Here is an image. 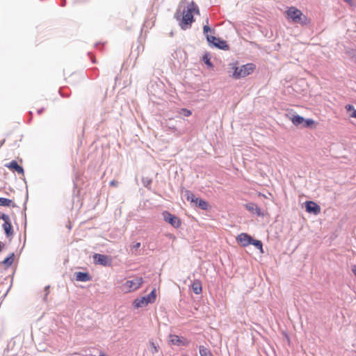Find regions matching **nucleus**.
<instances>
[{"label": "nucleus", "mask_w": 356, "mask_h": 356, "mask_svg": "<svg viewBox=\"0 0 356 356\" xmlns=\"http://www.w3.org/2000/svg\"><path fill=\"white\" fill-rule=\"evenodd\" d=\"M181 17L180 10H177L175 14V18L179 21V24L181 29L186 30L191 27V24L194 22V17L191 12L184 10Z\"/></svg>", "instance_id": "f257e3e1"}, {"label": "nucleus", "mask_w": 356, "mask_h": 356, "mask_svg": "<svg viewBox=\"0 0 356 356\" xmlns=\"http://www.w3.org/2000/svg\"><path fill=\"white\" fill-rule=\"evenodd\" d=\"M234 72L232 74V77L236 79H238L242 77H245L252 72H253L255 69V65L253 63H247L245 65H242L241 67H234Z\"/></svg>", "instance_id": "f03ea898"}, {"label": "nucleus", "mask_w": 356, "mask_h": 356, "mask_svg": "<svg viewBox=\"0 0 356 356\" xmlns=\"http://www.w3.org/2000/svg\"><path fill=\"white\" fill-rule=\"evenodd\" d=\"M156 298V289H154L147 296H143L140 298H136L134 301L133 305L136 308L143 307L147 305L149 303L154 302Z\"/></svg>", "instance_id": "7ed1b4c3"}, {"label": "nucleus", "mask_w": 356, "mask_h": 356, "mask_svg": "<svg viewBox=\"0 0 356 356\" xmlns=\"http://www.w3.org/2000/svg\"><path fill=\"white\" fill-rule=\"evenodd\" d=\"M207 42L211 47H215L225 51L229 49V46L225 40H223L220 38H216V36L207 37Z\"/></svg>", "instance_id": "20e7f679"}, {"label": "nucleus", "mask_w": 356, "mask_h": 356, "mask_svg": "<svg viewBox=\"0 0 356 356\" xmlns=\"http://www.w3.org/2000/svg\"><path fill=\"white\" fill-rule=\"evenodd\" d=\"M163 220L170 224L173 227L178 228L181 226V221L177 216L172 214L168 211H164L162 213Z\"/></svg>", "instance_id": "39448f33"}, {"label": "nucleus", "mask_w": 356, "mask_h": 356, "mask_svg": "<svg viewBox=\"0 0 356 356\" xmlns=\"http://www.w3.org/2000/svg\"><path fill=\"white\" fill-rule=\"evenodd\" d=\"M93 261L95 264L103 266H110L112 264L111 259L108 255L99 253H95L93 255Z\"/></svg>", "instance_id": "423d86ee"}, {"label": "nucleus", "mask_w": 356, "mask_h": 356, "mask_svg": "<svg viewBox=\"0 0 356 356\" xmlns=\"http://www.w3.org/2000/svg\"><path fill=\"white\" fill-rule=\"evenodd\" d=\"M286 17L291 19L293 22L297 23L300 19L302 11L293 6L289 7L286 11Z\"/></svg>", "instance_id": "0eeeda50"}, {"label": "nucleus", "mask_w": 356, "mask_h": 356, "mask_svg": "<svg viewBox=\"0 0 356 356\" xmlns=\"http://www.w3.org/2000/svg\"><path fill=\"white\" fill-rule=\"evenodd\" d=\"M143 282L141 277H136L133 280H127L124 283V286L127 289V291L130 292L138 289Z\"/></svg>", "instance_id": "6e6552de"}, {"label": "nucleus", "mask_w": 356, "mask_h": 356, "mask_svg": "<svg viewBox=\"0 0 356 356\" xmlns=\"http://www.w3.org/2000/svg\"><path fill=\"white\" fill-rule=\"evenodd\" d=\"M305 209L307 213L314 215H317L321 212L320 206L313 201L305 202Z\"/></svg>", "instance_id": "1a4fd4ad"}, {"label": "nucleus", "mask_w": 356, "mask_h": 356, "mask_svg": "<svg viewBox=\"0 0 356 356\" xmlns=\"http://www.w3.org/2000/svg\"><path fill=\"white\" fill-rule=\"evenodd\" d=\"M252 237L247 233H241L238 235L236 239L243 247H246L252 243Z\"/></svg>", "instance_id": "9d476101"}, {"label": "nucleus", "mask_w": 356, "mask_h": 356, "mask_svg": "<svg viewBox=\"0 0 356 356\" xmlns=\"http://www.w3.org/2000/svg\"><path fill=\"white\" fill-rule=\"evenodd\" d=\"M170 343L172 345H175L177 346H186L188 344V342L187 341H183L180 339V337L175 334H170Z\"/></svg>", "instance_id": "9b49d317"}, {"label": "nucleus", "mask_w": 356, "mask_h": 356, "mask_svg": "<svg viewBox=\"0 0 356 356\" xmlns=\"http://www.w3.org/2000/svg\"><path fill=\"white\" fill-rule=\"evenodd\" d=\"M245 207L253 214H256L257 216H263V213L261 211L260 208L257 206V204L254 202H248L245 204Z\"/></svg>", "instance_id": "f8f14e48"}, {"label": "nucleus", "mask_w": 356, "mask_h": 356, "mask_svg": "<svg viewBox=\"0 0 356 356\" xmlns=\"http://www.w3.org/2000/svg\"><path fill=\"white\" fill-rule=\"evenodd\" d=\"M5 166L16 171L18 174L23 175L24 173L23 167L19 165L15 160H13L9 163L6 164Z\"/></svg>", "instance_id": "ddd939ff"}, {"label": "nucleus", "mask_w": 356, "mask_h": 356, "mask_svg": "<svg viewBox=\"0 0 356 356\" xmlns=\"http://www.w3.org/2000/svg\"><path fill=\"white\" fill-rule=\"evenodd\" d=\"M2 227L4 230L6 238L10 241L14 235L13 227L11 222L8 223H3Z\"/></svg>", "instance_id": "4468645a"}, {"label": "nucleus", "mask_w": 356, "mask_h": 356, "mask_svg": "<svg viewBox=\"0 0 356 356\" xmlns=\"http://www.w3.org/2000/svg\"><path fill=\"white\" fill-rule=\"evenodd\" d=\"M75 275L76 280L79 282H88L92 280V276L88 272H77Z\"/></svg>", "instance_id": "2eb2a0df"}, {"label": "nucleus", "mask_w": 356, "mask_h": 356, "mask_svg": "<svg viewBox=\"0 0 356 356\" xmlns=\"http://www.w3.org/2000/svg\"><path fill=\"white\" fill-rule=\"evenodd\" d=\"M14 259H15V253L14 252H11V253L9 254V255L7 257H6L1 262V264L4 265L6 267H10L13 264Z\"/></svg>", "instance_id": "dca6fc26"}, {"label": "nucleus", "mask_w": 356, "mask_h": 356, "mask_svg": "<svg viewBox=\"0 0 356 356\" xmlns=\"http://www.w3.org/2000/svg\"><path fill=\"white\" fill-rule=\"evenodd\" d=\"M192 289H193V291L195 294H197V295L200 294L202 291L201 282L198 280H195L192 284Z\"/></svg>", "instance_id": "f3484780"}, {"label": "nucleus", "mask_w": 356, "mask_h": 356, "mask_svg": "<svg viewBox=\"0 0 356 356\" xmlns=\"http://www.w3.org/2000/svg\"><path fill=\"white\" fill-rule=\"evenodd\" d=\"M194 204L196 207L200 208L202 210H205V211L208 210L209 207V203L206 200H202L201 198H198V197H197V200L195 201V202Z\"/></svg>", "instance_id": "a211bd4d"}, {"label": "nucleus", "mask_w": 356, "mask_h": 356, "mask_svg": "<svg viewBox=\"0 0 356 356\" xmlns=\"http://www.w3.org/2000/svg\"><path fill=\"white\" fill-rule=\"evenodd\" d=\"M0 206L17 207V205L11 200L6 197H0Z\"/></svg>", "instance_id": "6ab92c4d"}, {"label": "nucleus", "mask_w": 356, "mask_h": 356, "mask_svg": "<svg viewBox=\"0 0 356 356\" xmlns=\"http://www.w3.org/2000/svg\"><path fill=\"white\" fill-rule=\"evenodd\" d=\"M291 122L295 126L302 125L304 122V118L299 115H293L291 118Z\"/></svg>", "instance_id": "aec40b11"}, {"label": "nucleus", "mask_w": 356, "mask_h": 356, "mask_svg": "<svg viewBox=\"0 0 356 356\" xmlns=\"http://www.w3.org/2000/svg\"><path fill=\"white\" fill-rule=\"evenodd\" d=\"M184 196L188 201H190L191 203H195V201L197 200V197L189 190H186Z\"/></svg>", "instance_id": "412c9836"}, {"label": "nucleus", "mask_w": 356, "mask_h": 356, "mask_svg": "<svg viewBox=\"0 0 356 356\" xmlns=\"http://www.w3.org/2000/svg\"><path fill=\"white\" fill-rule=\"evenodd\" d=\"M202 60L207 65V67L211 69L213 68V65L211 61L210 55L209 53H205L202 56Z\"/></svg>", "instance_id": "4be33fe9"}, {"label": "nucleus", "mask_w": 356, "mask_h": 356, "mask_svg": "<svg viewBox=\"0 0 356 356\" xmlns=\"http://www.w3.org/2000/svg\"><path fill=\"white\" fill-rule=\"evenodd\" d=\"M250 245H254L256 248H257L261 253H264L263 249V243L260 240L252 238V243Z\"/></svg>", "instance_id": "5701e85b"}, {"label": "nucleus", "mask_w": 356, "mask_h": 356, "mask_svg": "<svg viewBox=\"0 0 356 356\" xmlns=\"http://www.w3.org/2000/svg\"><path fill=\"white\" fill-rule=\"evenodd\" d=\"M159 346H156L154 342L151 340L149 343V350L154 355L159 351Z\"/></svg>", "instance_id": "b1692460"}, {"label": "nucleus", "mask_w": 356, "mask_h": 356, "mask_svg": "<svg viewBox=\"0 0 356 356\" xmlns=\"http://www.w3.org/2000/svg\"><path fill=\"white\" fill-rule=\"evenodd\" d=\"M152 183V179L149 177H143L142 178V184L144 187H145L148 190H151V186Z\"/></svg>", "instance_id": "393cba45"}, {"label": "nucleus", "mask_w": 356, "mask_h": 356, "mask_svg": "<svg viewBox=\"0 0 356 356\" xmlns=\"http://www.w3.org/2000/svg\"><path fill=\"white\" fill-rule=\"evenodd\" d=\"M199 352L201 356H213L211 352L203 346H200Z\"/></svg>", "instance_id": "a878e982"}, {"label": "nucleus", "mask_w": 356, "mask_h": 356, "mask_svg": "<svg viewBox=\"0 0 356 356\" xmlns=\"http://www.w3.org/2000/svg\"><path fill=\"white\" fill-rule=\"evenodd\" d=\"M214 32H215V30L211 29L208 24L204 25L203 33L207 39V37H213V35H209V33H214Z\"/></svg>", "instance_id": "bb28decb"}, {"label": "nucleus", "mask_w": 356, "mask_h": 356, "mask_svg": "<svg viewBox=\"0 0 356 356\" xmlns=\"http://www.w3.org/2000/svg\"><path fill=\"white\" fill-rule=\"evenodd\" d=\"M314 124H315V122L314 120H312L311 118H308V119L304 118V122L302 124V127L311 128Z\"/></svg>", "instance_id": "cd10ccee"}, {"label": "nucleus", "mask_w": 356, "mask_h": 356, "mask_svg": "<svg viewBox=\"0 0 356 356\" xmlns=\"http://www.w3.org/2000/svg\"><path fill=\"white\" fill-rule=\"evenodd\" d=\"M190 6H191V7H188L187 8V10H186L187 11L191 12V14H193V13H196V14H200L199 8L193 1L191 2Z\"/></svg>", "instance_id": "c85d7f7f"}, {"label": "nucleus", "mask_w": 356, "mask_h": 356, "mask_svg": "<svg viewBox=\"0 0 356 356\" xmlns=\"http://www.w3.org/2000/svg\"><path fill=\"white\" fill-rule=\"evenodd\" d=\"M179 113L184 115L185 117H188L192 114V112L188 108H183L179 110Z\"/></svg>", "instance_id": "c756f323"}, {"label": "nucleus", "mask_w": 356, "mask_h": 356, "mask_svg": "<svg viewBox=\"0 0 356 356\" xmlns=\"http://www.w3.org/2000/svg\"><path fill=\"white\" fill-rule=\"evenodd\" d=\"M297 23L300 24L302 25H306L309 23V19L307 16L304 15L302 13V15H300V19L299 22H297Z\"/></svg>", "instance_id": "7c9ffc66"}, {"label": "nucleus", "mask_w": 356, "mask_h": 356, "mask_svg": "<svg viewBox=\"0 0 356 356\" xmlns=\"http://www.w3.org/2000/svg\"><path fill=\"white\" fill-rule=\"evenodd\" d=\"M0 217H1V219H2L3 220V223H8V222H10V216L8 215V214H6V213H3L1 215H0Z\"/></svg>", "instance_id": "2f4dec72"}, {"label": "nucleus", "mask_w": 356, "mask_h": 356, "mask_svg": "<svg viewBox=\"0 0 356 356\" xmlns=\"http://www.w3.org/2000/svg\"><path fill=\"white\" fill-rule=\"evenodd\" d=\"M49 286H45V288H44L45 295L43 298L44 301H46V300L47 298V296L49 294Z\"/></svg>", "instance_id": "473e14b6"}, {"label": "nucleus", "mask_w": 356, "mask_h": 356, "mask_svg": "<svg viewBox=\"0 0 356 356\" xmlns=\"http://www.w3.org/2000/svg\"><path fill=\"white\" fill-rule=\"evenodd\" d=\"M345 108L348 111H353L355 109V107L352 104H347Z\"/></svg>", "instance_id": "72a5a7b5"}, {"label": "nucleus", "mask_w": 356, "mask_h": 356, "mask_svg": "<svg viewBox=\"0 0 356 356\" xmlns=\"http://www.w3.org/2000/svg\"><path fill=\"white\" fill-rule=\"evenodd\" d=\"M109 185L112 186H117L118 185V181L115 180H112L110 181Z\"/></svg>", "instance_id": "f704fd0d"}, {"label": "nucleus", "mask_w": 356, "mask_h": 356, "mask_svg": "<svg viewBox=\"0 0 356 356\" xmlns=\"http://www.w3.org/2000/svg\"><path fill=\"white\" fill-rule=\"evenodd\" d=\"M350 117L356 118V109H354L350 114Z\"/></svg>", "instance_id": "c9c22d12"}, {"label": "nucleus", "mask_w": 356, "mask_h": 356, "mask_svg": "<svg viewBox=\"0 0 356 356\" xmlns=\"http://www.w3.org/2000/svg\"><path fill=\"white\" fill-rule=\"evenodd\" d=\"M168 128L170 130H172L173 132H175L177 131V129L174 126L168 125Z\"/></svg>", "instance_id": "e433bc0d"}, {"label": "nucleus", "mask_w": 356, "mask_h": 356, "mask_svg": "<svg viewBox=\"0 0 356 356\" xmlns=\"http://www.w3.org/2000/svg\"><path fill=\"white\" fill-rule=\"evenodd\" d=\"M140 247V243H136L134 245V248L135 249H138Z\"/></svg>", "instance_id": "4c0bfd02"}, {"label": "nucleus", "mask_w": 356, "mask_h": 356, "mask_svg": "<svg viewBox=\"0 0 356 356\" xmlns=\"http://www.w3.org/2000/svg\"><path fill=\"white\" fill-rule=\"evenodd\" d=\"M44 108H41L38 109L37 111L38 114L40 115L44 111Z\"/></svg>", "instance_id": "58836bf2"}, {"label": "nucleus", "mask_w": 356, "mask_h": 356, "mask_svg": "<svg viewBox=\"0 0 356 356\" xmlns=\"http://www.w3.org/2000/svg\"><path fill=\"white\" fill-rule=\"evenodd\" d=\"M3 247H4V244L0 241V252H1Z\"/></svg>", "instance_id": "ea45409f"}, {"label": "nucleus", "mask_w": 356, "mask_h": 356, "mask_svg": "<svg viewBox=\"0 0 356 356\" xmlns=\"http://www.w3.org/2000/svg\"><path fill=\"white\" fill-rule=\"evenodd\" d=\"M6 140L3 139L0 141V147L5 143Z\"/></svg>", "instance_id": "a19ab883"}, {"label": "nucleus", "mask_w": 356, "mask_h": 356, "mask_svg": "<svg viewBox=\"0 0 356 356\" xmlns=\"http://www.w3.org/2000/svg\"><path fill=\"white\" fill-rule=\"evenodd\" d=\"M59 92L62 97H68V95H65V94L62 93L60 90H59Z\"/></svg>", "instance_id": "79ce46f5"}, {"label": "nucleus", "mask_w": 356, "mask_h": 356, "mask_svg": "<svg viewBox=\"0 0 356 356\" xmlns=\"http://www.w3.org/2000/svg\"><path fill=\"white\" fill-rule=\"evenodd\" d=\"M91 60H92V62L93 63H96V60H95V58L93 56H92V57H91Z\"/></svg>", "instance_id": "37998d69"}, {"label": "nucleus", "mask_w": 356, "mask_h": 356, "mask_svg": "<svg viewBox=\"0 0 356 356\" xmlns=\"http://www.w3.org/2000/svg\"><path fill=\"white\" fill-rule=\"evenodd\" d=\"M65 5V0H63L61 6H64Z\"/></svg>", "instance_id": "c03bdc74"}, {"label": "nucleus", "mask_w": 356, "mask_h": 356, "mask_svg": "<svg viewBox=\"0 0 356 356\" xmlns=\"http://www.w3.org/2000/svg\"><path fill=\"white\" fill-rule=\"evenodd\" d=\"M99 356H106V355L104 353H100Z\"/></svg>", "instance_id": "a18cd8bd"}, {"label": "nucleus", "mask_w": 356, "mask_h": 356, "mask_svg": "<svg viewBox=\"0 0 356 356\" xmlns=\"http://www.w3.org/2000/svg\"><path fill=\"white\" fill-rule=\"evenodd\" d=\"M346 3H351L352 0H343Z\"/></svg>", "instance_id": "49530a36"}, {"label": "nucleus", "mask_w": 356, "mask_h": 356, "mask_svg": "<svg viewBox=\"0 0 356 356\" xmlns=\"http://www.w3.org/2000/svg\"><path fill=\"white\" fill-rule=\"evenodd\" d=\"M181 356H188V355H181Z\"/></svg>", "instance_id": "de8ad7c7"}]
</instances>
